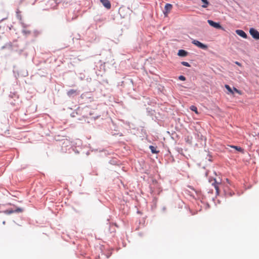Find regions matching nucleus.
I'll return each mask as SVG.
<instances>
[{"label": "nucleus", "mask_w": 259, "mask_h": 259, "mask_svg": "<svg viewBox=\"0 0 259 259\" xmlns=\"http://www.w3.org/2000/svg\"><path fill=\"white\" fill-rule=\"evenodd\" d=\"M208 23L212 27L217 29H222V27L219 23L214 22L211 20H207Z\"/></svg>", "instance_id": "obj_4"}, {"label": "nucleus", "mask_w": 259, "mask_h": 259, "mask_svg": "<svg viewBox=\"0 0 259 259\" xmlns=\"http://www.w3.org/2000/svg\"><path fill=\"white\" fill-rule=\"evenodd\" d=\"M249 33L252 37L256 40L259 39V32L253 28H250Z\"/></svg>", "instance_id": "obj_3"}, {"label": "nucleus", "mask_w": 259, "mask_h": 259, "mask_svg": "<svg viewBox=\"0 0 259 259\" xmlns=\"http://www.w3.org/2000/svg\"><path fill=\"white\" fill-rule=\"evenodd\" d=\"M181 64L183 66H186V67H190V64L189 63L187 62L183 61V62H181Z\"/></svg>", "instance_id": "obj_20"}, {"label": "nucleus", "mask_w": 259, "mask_h": 259, "mask_svg": "<svg viewBox=\"0 0 259 259\" xmlns=\"http://www.w3.org/2000/svg\"><path fill=\"white\" fill-rule=\"evenodd\" d=\"M76 93V91L73 90V89H71L70 90H69L67 93V94L68 95V96H69V97H71L74 94H75Z\"/></svg>", "instance_id": "obj_13"}, {"label": "nucleus", "mask_w": 259, "mask_h": 259, "mask_svg": "<svg viewBox=\"0 0 259 259\" xmlns=\"http://www.w3.org/2000/svg\"><path fill=\"white\" fill-rule=\"evenodd\" d=\"M232 193H229V196H232Z\"/></svg>", "instance_id": "obj_27"}, {"label": "nucleus", "mask_w": 259, "mask_h": 259, "mask_svg": "<svg viewBox=\"0 0 259 259\" xmlns=\"http://www.w3.org/2000/svg\"><path fill=\"white\" fill-rule=\"evenodd\" d=\"M5 223H6V222H5V221H3V225H5Z\"/></svg>", "instance_id": "obj_26"}, {"label": "nucleus", "mask_w": 259, "mask_h": 259, "mask_svg": "<svg viewBox=\"0 0 259 259\" xmlns=\"http://www.w3.org/2000/svg\"><path fill=\"white\" fill-rule=\"evenodd\" d=\"M189 53L184 50H179L178 53V55L180 57H186L188 55Z\"/></svg>", "instance_id": "obj_10"}, {"label": "nucleus", "mask_w": 259, "mask_h": 259, "mask_svg": "<svg viewBox=\"0 0 259 259\" xmlns=\"http://www.w3.org/2000/svg\"><path fill=\"white\" fill-rule=\"evenodd\" d=\"M9 97L15 101L16 99L18 98V95L16 92H11Z\"/></svg>", "instance_id": "obj_11"}, {"label": "nucleus", "mask_w": 259, "mask_h": 259, "mask_svg": "<svg viewBox=\"0 0 259 259\" xmlns=\"http://www.w3.org/2000/svg\"><path fill=\"white\" fill-rule=\"evenodd\" d=\"M179 79L181 80L184 81L186 80V77L183 75H180L179 76Z\"/></svg>", "instance_id": "obj_22"}, {"label": "nucleus", "mask_w": 259, "mask_h": 259, "mask_svg": "<svg viewBox=\"0 0 259 259\" xmlns=\"http://www.w3.org/2000/svg\"><path fill=\"white\" fill-rule=\"evenodd\" d=\"M203 5L202 6L203 8H206L207 6L208 5V2L207 0H201Z\"/></svg>", "instance_id": "obj_17"}, {"label": "nucleus", "mask_w": 259, "mask_h": 259, "mask_svg": "<svg viewBox=\"0 0 259 259\" xmlns=\"http://www.w3.org/2000/svg\"><path fill=\"white\" fill-rule=\"evenodd\" d=\"M4 213L7 214H10L14 213L13 209H10L8 210H6L4 211Z\"/></svg>", "instance_id": "obj_18"}, {"label": "nucleus", "mask_w": 259, "mask_h": 259, "mask_svg": "<svg viewBox=\"0 0 259 259\" xmlns=\"http://www.w3.org/2000/svg\"><path fill=\"white\" fill-rule=\"evenodd\" d=\"M102 5L107 9H109L111 8V4L108 0H101Z\"/></svg>", "instance_id": "obj_9"}, {"label": "nucleus", "mask_w": 259, "mask_h": 259, "mask_svg": "<svg viewBox=\"0 0 259 259\" xmlns=\"http://www.w3.org/2000/svg\"><path fill=\"white\" fill-rule=\"evenodd\" d=\"M212 182V185L214 186L215 190H216V193L217 194H219V183L217 182L216 180L214 179L213 180H211ZM209 182H211V181L209 180Z\"/></svg>", "instance_id": "obj_8"}, {"label": "nucleus", "mask_w": 259, "mask_h": 259, "mask_svg": "<svg viewBox=\"0 0 259 259\" xmlns=\"http://www.w3.org/2000/svg\"><path fill=\"white\" fill-rule=\"evenodd\" d=\"M110 255H108L107 257L108 258L109 257Z\"/></svg>", "instance_id": "obj_29"}, {"label": "nucleus", "mask_w": 259, "mask_h": 259, "mask_svg": "<svg viewBox=\"0 0 259 259\" xmlns=\"http://www.w3.org/2000/svg\"><path fill=\"white\" fill-rule=\"evenodd\" d=\"M172 7V5H171L170 4L167 3L165 5L164 10L163 11V13L165 16H166L167 14H168L170 12Z\"/></svg>", "instance_id": "obj_7"}, {"label": "nucleus", "mask_w": 259, "mask_h": 259, "mask_svg": "<svg viewBox=\"0 0 259 259\" xmlns=\"http://www.w3.org/2000/svg\"><path fill=\"white\" fill-rule=\"evenodd\" d=\"M22 25H23V27H26V25L24 24H23Z\"/></svg>", "instance_id": "obj_25"}, {"label": "nucleus", "mask_w": 259, "mask_h": 259, "mask_svg": "<svg viewBox=\"0 0 259 259\" xmlns=\"http://www.w3.org/2000/svg\"><path fill=\"white\" fill-rule=\"evenodd\" d=\"M14 213H19L23 211V209L20 207H18L16 209H13Z\"/></svg>", "instance_id": "obj_16"}, {"label": "nucleus", "mask_w": 259, "mask_h": 259, "mask_svg": "<svg viewBox=\"0 0 259 259\" xmlns=\"http://www.w3.org/2000/svg\"><path fill=\"white\" fill-rule=\"evenodd\" d=\"M61 1V0H49L48 4L50 5L51 8H55Z\"/></svg>", "instance_id": "obj_5"}, {"label": "nucleus", "mask_w": 259, "mask_h": 259, "mask_svg": "<svg viewBox=\"0 0 259 259\" xmlns=\"http://www.w3.org/2000/svg\"><path fill=\"white\" fill-rule=\"evenodd\" d=\"M165 207H164L163 208V210H165Z\"/></svg>", "instance_id": "obj_28"}, {"label": "nucleus", "mask_w": 259, "mask_h": 259, "mask_svg": "<svg viewBox=\"0 0 259 259\" xmlns=\"http://www.w3.org/2000/svg\"><path fill=\"white\" fill-rule=\"evenodd\" d=\"M190 108L192 111H194L196 113H198L197 108L196 106L192 105Z\"/></svg>", "instance_id": "obj_19"}, {"label": "nucleus", "mask_w": 259, "mask_h": 259, "mask_svg": "<svg viewBox=\"0 0 259 259\" xmlns=\"http://www.w3.org/2000/svg\"><path fill=\"white\" fill-rule=\"evenodd\" d=\"M235 64L239 66H241V64L239 62L236 61Z\"/></svg>", "instance_id": "obj_24"}, {"label": "nucleus", "mask_w": 259, "mask_h": 259, "mask_svg": "<svg viewBox=\"0 0 259 259\" xmlns=\"http://www.w3.org/2000/svg\"><path fill=\"white\" fill-rule=\"evenodd\" d=\"M71 142L70 140L66 139L63 140V141L61 145V151L63 152H70L71 148Z\"/></svg>", "instance_id": "obj_1"}, {"label": "nucleus", "mask_w": 259, "mask_h": 259, "mask_svg": "<svg viewBox=\"0 0 259 259\" xmlns=\"http://www.w3.org/2000/svg\"><path fill=\"white\" fill-rule=\"evenodd\" d=\"M149 148L151 150V152L152 153H153V154H156V153H158L159 152V151H157L156 150V147H154L153 146L150 145L149 146Z\"/></svg>", "instance_id": "obj_12"}, {"label": "nucleus", "mask_w": 259, "mask_h": 259, "mask_svg": "<svg viewBox=\"0 0 259 259\" xmlns=\"http://www.w3.org/2000/svg\"><path fill=\"white\" fill-rule=\"evenodd\" d=\"M22 32H23V33H24V34H26V35L30 34V31L27 30H25V29H23L22 30Z\"/></svg>", "instance_id": "obj_21"}, {"label": "nucleus", "mask_w": 259, "mask_h": 259, "mask_svg": "<svg viewBox=\"0 0 259 259\" xmlns=\"http://www.w3.org/2000/svg\"><path fill=\"white\" fill-rule=\"evenodd\" d=\"M230 147L232 148L236 149V150H237L239 152H243V149L242 148H241L240 147L234 146V145L231 146Z\"/></svg>", "instance_id": "obj_14"}, {"label": "nucleus", "mask_w": 259, "mask_h": 259, "mask_svg": "<svg viewBox=\"0 0 259 259\" xmlns=\"http://www.w3.org/2000/svg\"><path fill=\"white\" fill-rule=\"evenodd\" d=\"M235 32L237 34L239 35L240 36L244 38H247V35L246 33L242 30L241 29H237L235 31Z\"/></svg>", "instance_id": "obj_6"}, {"label": "nucleus", "mask_w": 259, "mask_h": 259, "mask_svg": "<svg viewBox=\"0 0 259 259\" xmlns=\"http://www.w3.org/2000/svg\"><path fill=\"white\" fill-rule=\"evenodd\" d=\"M192 43L195 45L196 46H197V47H198L199 48H200L204 50H206L208 48V47L206 45L202 44V42L196 39H193L192 41Z\"/></svg>", "instance_id": "obj_2"}, {"label": "nucleus", "mask_w": 259, "mask_h": 259, "mask_svg": "<svg viewBox=\"0 0 259 259\" xmlns=\"http://www.w3.org/2000/svg\"><path fill=\"white\" fill-rule=\"evenodd\" d=\"M233 90L234 91V92H236V93H240V91L235 88H233Z\"/></svg>", "instance_id": "obj_23"}, {"label": "nucleus", "mask_w": 259, "mask_h": 259, "mask_svg": "<svg viewBox=\"0 0 259 259\" xmlns=\"http://www.w3.org/2000/svg\"><path fill=\"white\" fill-rule=\"evenodd\" d=\"M225 87L226 89L227 90V91L230 93L232 94H234L233 91L232 90V88L229 85L226 84Z\"/></svg>", "instance_id": "obj_15"}]
</instances>
